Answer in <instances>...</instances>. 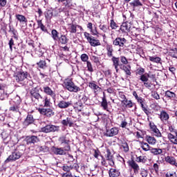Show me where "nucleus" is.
<instances>
[{
    "mask_svg": "<svg viewBox=\"0 0 177 177\" xmlns=\"http://www.w3.org/2000/svg\"><path fill=\"white\" fill-rule=\"evenodd\" d=\"M30 97L33 102H37L39 106H44V107H50L52 102L50 98L48 95L42 96L39 93L32 90L30 91Z\"/></svg>",
    "mask_w": 177,
    "mask_h": 177,
    "instance_id": "1",
    "label": "nucleus"
},
{
    "mask_svg": "<svg viewBox=\"0 0 177 177\" xmlns=\"http://www.w3.org/2000/svg\"><path fill=\"white\" fill-rule=\"evenodd\" d=\"M64 85L67 91H69V92H75L77 93V92H80V91H81V88H80L78 86H76L71 80H66L64 82Z\"/></svg>",
    "mask_w": 177,
    "mask_h": 177,
    "instance_id": "2",
    "label": "nucleus"
},
{
    "mask_svg": "<svg viewBox=\"0 0 177 177\" xmlns=\"http://www.w3.org/2000/svg\"><path fill=\"white\" fill-rule=\"evenodd\" d=\"M84 35L88 44H90L91 46H100L101 44L99 39H95L94 37L91 36V34L88 33L87 32H84Z\"/></svg>",
    "mask_w": 177,
    "mask_h": 177,
    "instance_id": "3",
    "label": "nucleus"
},
{
    "mask_svg": "<svg viewBox=\"0 0 177 177\" xmlns=\"http://www.w3.org/2000/svg\"><path fill=\"white\" fill-rule=\"evenodd\" d=\"M58 142H59L61 145H65L64 147L65 151H70V138H68V134L60 136L58 139Z\"/></svg>",
    "mask_w": 177,
    "mask_h": 177,
    "instance_id": "4",
    "label": "nucleus"
},
{
    "mask_svg": "<svg viewBox=\"0 0 177 177\" xmlns=\"http://www.w3.org/2000/svg\"><path fill=\"white\" fill-rule=\"evenodd\" d=\"M30 77V74L28 72H18L15 75V78L17 82L19 84H24L25 80H27Z\"/></svg>",
    "mask_w": 177,
    "mask_h": 177,
    "instance_id": "5",
    "label": "nucleus"
},
{
    "mask_svg": "<svg viewBox=\"0 0 177 177\" xmlns=\"http://www.w3.org/2000/svg\"><path fill=\"white\" fill-rule=\"evenodd\" d=\"M60 127L53 124H48L46 127L41 128V131L44 133H50V132H59Z\"/></svg>",
    "mask_w": 177,
    "mask_h": 177,
    "instance_id": "6",
    "label": "nucleus"
},
{
    "mask_svg": "<svg viewBox=\"0 0 177 177\" xmlns=\"http://www.w3.org/2000/svg\"><path fill=\"white\" fill-rule=\"evenodd\" d=\"M37 110L41 115H45V117L50 118L55 115L53 109L50 108H39Z\"/></svg>",
    "mask_w": 177,
    "mask_h": 177,
    "instance_id": "7",
    "label": "nucleus"
},
{
    "mask_svg": "<svg viewBox=\"0 0 177 177\" xmlns=\"http://www.w3.org/2000/svg\"><path fill=\"white\" fill-rule=\"evenodd\" d=\"M125 44H127V39L124 37H117L113 41V45L119 46L120 49H124Z\"/></svg>",
    "mask_w": 177,
    "mask_h": 177,
    "instance_id": "8",
    "label": "nucleus"
},
{
    "mask_svg": "<svg viewBox=\"0 0 177 177\" xmlns=\"http://www.w3.org/2000/svg\"><path fill=\"white\" fill-rule=\"evenodd\" d=\"M21 157V153L19 151H15L9 157L5 160L6 164L8 162H10V161H16V160H19Z\"/></svg>",
    "mask_w": 177,
    "mask_h": 177,
    "instance_id": "9",
    "label": "nucleus"
},
{
    "mask_svg": "<svg viewBox=\"0 0 177 177\" xmlns=\"http://www.w3.org/2000/svg\"><path fill=\"white\" fill-rule=\"evenodd\" d=\"M129 167H131V169L133 170V174L132 176H133V175H136L137 174H139V165H138V163H136V162H135V160H129L127 162Z\"/></svg>",
    "mask_w": 177,
    "mask_h": 177,
    "instance_id": "10",
    "label": "nucleus"
},
{
    "mask_svg": "<svg viewBox=\"0 0 177 177\" xmlns=\"http://www.w3.org/2000/svg\"><path fill=\"white\" fill-rule=\"evenodd\" d=\"M77 28H79L80 31H84V28L80 25L74 24L73 23L68 24V31L71 34H75L77 32Z\"/></svg>",
    "mask_w": 177,
    "mask_h": 177,
    "instance_id": "11",
    "label": "nucleus"
},
{
    "mask_svg": "<svg viewBox=\"0 0 177 177\" xmlns=\"http://www.w3.org/2000/svg\"><path fill=\"white\" fill-rule=\"evenodd\" d=\"M35 122V119L34 116L31 114H28L26 118L23 122V127L24 128H27L29 125L34 124Z\"/></svg>",
    "mask_w": 177,
    "mask_h": 177,
    "instance_id": "12",
    "label": "nucleus"
},
{
    "mask_svg": "<svg viewBox=\"0 0 177 177\" xmlns=\"http://www.w3.org/2000/svg\"><path fill=\"white\" fill-rule=\"evenodd\" d=\"M44 92L46 93V95H48V96H50L53 100H56V93L50 88L49 86H44L43 88Z\"/></svg>",
    "mask_w": 177,
    "mask_h": 177,
    "instance_id": "13",
    "label": "nucleus"
},
{
    "mask_svg": "<svg viewBox=\"0 0 177 177\" xmlns=\"http://www.w3.org/2000/svg\"><path fill=\"white\" fill-rule=\"evenodd\" d=\"M105 158L106 161H108L109 165H111V167H114V157L113 156V155L111 154V151L109 149H106Z\"/></svg>",
    "mask_w": 177,
    "mask_h": 177,
    "instance_id": "14",
    "label": "nucleus"
},
{
    "mask_svg": "<svg viewBox=\"0 0 177 177\" xmlns=\"http://www.w3.org/2000/svg\"><path fill=\"white\" fill-rule=\"evenodd\" d=\"M39 140L38 137L35 136H28L25 139V142L28 145H35Z\"/></svg>",
    "mask_w": 177,
    "mask_h": 177,
    "instance_id": "15",
    "label": "nucleus"
},
{
    "mask_svg": "<svg viewBox=\"0 0 177 177\" xmlns=\"http://www.w3.org/2000/svg\"><path fill=\"white\" fill-rule=\"evenodd\" d=\"M149 127L151 131H153L154 136H156V138H161V136H162V135L161 134V132L157 128V126L154 124V123H150Z\"/></svg>",
    "mask_w": 177,
    "mask_h": 177,
    "instance_id": "16",
    "label": "nucleus"
},
{
    "mask_svg": "<svg viewBox=\"0 0 177 177\" xmlns=\"http://www.w3.org/2000/svg\"><path fill=\"white\" fill-rule=\"evenodd\" d=\"M115 135H118V129L116 127H113L111 129H106L105 133V136H108L109 138L115 136Z\"/></svg>",
    "mask_w": 177,
    "mask_h": 177,
    "instance_id": "17",
    "label": "nucleus"
},
{
    "mask_svg": "<svg viewBox=\"0 0 177 177\" xmlns=\"http://www.w3.org/2000/svg\"><path fill=\"white\" fill-rule=\"evenodd\" d=\"M159 118L162 122H167L169 120V114L167 111L162 110L159 114Z\"/></svg>",
    "mask_w": 177,
    "mask_h": 177,
    "instance_id": "18",
    "label": "nucleus"
},
{
    "mask_svg": "<svg viewBox=\"0 0 177 177\" xmlns=\"http://www.w3.org/2000/svg\"><path fill=\"white\" fill-rule=\"evenodd\" d=\"M88 86L92 89L95 95H97V92L102 89L97 84H96V82L95 81L90 82L88 83Z\"/></svg>",
    "mask_w": 177,
    "mask_h": 177,
    "instance_id": "19",
    "label": "nucleus"
},
{
    "mask_svg": "<svg viewBox=\"0 0 177 177\" xmlns=\"http://www.w3.org/2000/svg\"><path fill=\"white\" fill-rule=\"evenodd\" d=\"M120 69L125 73L127 77H131V75H132V73L131 72V65L120 64Z\"/></svg>",
    "mask_w": 177,
    "mask_h": 177,
    "instance_id": "20",
    "label": "nucleus"
},
{
    "mask_svg": "<svg viewBox=\"0 0 177 177\" xmlns=\"http://www.w3.org/2000/svg\"><path fill=\"white\" fill-rule=\"evenodd\" d=\"M120 30L122 32H126V34H128L129 31H131V25H129L128 22H124L122 24Z\"/></svg>",
    "mask_w": 177,
    "mask_h": 177,
    "instance_id": "21",
    "label": "nucleus"
},
{
    "mask_svg": "<svg viewBox=\"0 0 177 177\" xmlns=\"http://www.w3.org/2000/svg\"><path fill=\"white\" fill-rule=\"evenodd\" d=\"M71 106V102H66L64 100H61L57 104V107L59 109H68Z\"/></svg>",
    "mask_w": 177,
    "mask_h": 177,
    "instance_id": "22",
    "label": "nucleus"
},
{
    "mask_svg": "<svg viewBox=\"0 0 177 177\" xmlns=\"http://www.w3.org/2000/svg\"><path fill=\"white\" fill-rule=\"evenodd\" d=\"M101 107H102L103 110L109 111V102H107V99L106 98V95H104V96L102 98Z\"/></svg>",
    "mask_w": 177,
    "mask_h": 177,
    "instance_id": "23",
    "label": "nucleus"
},
{
    "mask_svg": "<svg viewBox=\"0 0 177 177\" xmlns=\"http://www.w3.org/2000/svg\"><path fill=\"white\" fill-rule=\"evenodd\" d=\"M167 139L173 145H177V133L176 134L167 133Z\"/></svg>",
    "mask_w": 177,
    "mask_h": 177,
    "instance_id": "24",
    "label": "nucleus"
},
{
    "mask_svg": "<svg viewBox=\"0 0 177 177\" xmlns=\"http://www.w3.org/2000/svg\"><path fill=\"white\" fill-rule=\"evenodd\" d=\"M15 17L17 20H18V21H19V23H21L22 24H27V23L28 22L27 18H26L24 15L17 14L15 15Z\"/></svg>",
    "mask_w": 177,
    "mask_h": 177,
    "instance_id": "25",
    "label": "nucleus"
},
{
    "mask_svg": "<svg viewBox=\"0 0 177 177\" xmlns=\"http://www.w3.org/2000/svg\"><path fill=\"white\" fill-rule=\"evenodd\" d=\"M87 28H89L90 32H91L92 35H95L96 37H99V32H97V30L96 28L93 30V24L92 23L89 22L87 24Z\"/></svg>",
    "mask_w": 177,
    "mask_h": 177,
    "instance_id": "26",
    "label": "nucleus"
},
{
    "mask_svg": "<svg viewBox=\"0 0 177 177\" xmlns=\"http://www.w3.org/2000/svg\"><path fill=\"white\" fill-rule=\"evenodd\" d=\"M111 60L113 62V66L115 67V70H116V73H118V66L120 65V57H112Z\"/></svg>",
    "mask_w": 177,
    "mask_h": 177,
    "instance_id": "27",
    "label": "nucleus"
},
{
    "mask_svg": "<svg viewBox=\"0 0 177 177\" xmlns=\"http://www.w3.org/2000/svg\"><path fill=\"white\" fill-rule=\"evenodd\" d=\"M1 138L5 143L10 142V134L8 131H3L1 133Z\"/></svg>",
    "mask_w": 177,
    "mask_h": 177,
    "instance_id": "28",
    "label": "nucleus"
},
{
    "mask_svg": "<svg viewBox=\"0 0 177 177\" xmlns=\"http://www.w3.org/2000/svg\"><path fill=\"white\" fill-rule=\"evenodd\" d=\"M38 28H40L43 31V32H46V34H49V32L48 31V28L44 24H42V20H37V21Z\"/></svg>",
    "mask_w": 177,
    "mask_h": 177,
    "instance_id": "29",
    "label": "nucleus"
},
{
    "mask_svg": "<svg viewBox=\"0 0 177 177\" xmlns=\"http://www.w3.org/2000/svg\"><path fill=\"white\" fill-rule=\"evenodd\" d=\"M106 55L108 57H114L113 54L114 53V48L111 45H107L106 47Z\"/></svg>",
    "mask_w": 177,
    "mask_h": 177,
    "instance_id": "30",
    "label": "nucleus"
},
{
    "mask_svg": "<svg viewBox=\"0 0 177 177\" xmlns=\"http://www.w3.org/2000/svg\"><path fill=\"white\" fill-rule=\"evenodd\" d=\"M150 153L151 154H153V156H161L162 154V149L152 147V148H151Z\"/></svg>",
    "mask_w": 177,
    "mask_h": 177,
    "instance_id": "31",
    "label": "nucleus"
},
{
    "mask_svg": "<svg viewBox=\"0 0 177 177\" xmlns=\"http://www.w3.org/2000/svg\"><path fill=\"white\" fill-rule=\"evenodd\" d=\"M120 170L116 169H111L109 171V174L110 177H118L120 175Z\"/></svg>",
    "mask_w": 177,
    "mask_h": 177,
    "instance_id": "32",
    "label": "nucleus"
},
{
    "mask_svg": "<svg viewBox=\"0 0 177 177\" xmlns=\"http://www.w3.org/2000/svg\"><path fill=\"white\" fill-rule=\"evenodd\" d=\"M122 104H123V106L127 109H132V107L135 106V103L132 102V100H128V99L124 101H122Z\"/></svg>",
    "mask_w": 177,
    "mask_h": 177,
    "instance_id": "33",
    "label": "nucleus"
},
{
    "mask_svg": "<svg viewBox=\"0 0 177 177\" xmlns=\"http://www.w3.org/2000/svg\"><path fill=\"white\" fill-rule=\"evenodd\" d=\"M11 106L9 108V111L12 113H20V105L16 104H10Z\"/></svg>",
    "mask_w": 177,
    "mask_h": 177,
    "instance_id": "34",
    "label": "nucleus"
},
{
    "mask_svg": "<svg viewBox=\"0 0 177 177\" xmlns=\"http://www.w3.org/2000/svg\"><path fill=\"white\" fill-rule=\"evenodd\" d=\"M165 160L166 162H169L171 165H176L177 167L176 159L174 156H167Z\"/></svg>",
    "mask_w": 177,
    "mask_h": 177,
    "instance_id": "35",
    "label": "nucleus"
},
{
    "mask_svg": "<svg viewBox=\"0 0 177 177\" xmlns=\"http://www.w3.org/2000/svg\"><path fill=\"white\" fill-rule=\"evenodd\" d=\"M140 147L144 151H151L152 148V147L150 146V144L145 142H141Z\"/></svg>",
    "mask_w": 177,
    "mask_h": 177,
    "instance_id": "36",
    "label": "nucleus"
},
{
    "mask_svg": "<svg viewBox=\"0 0 177 177\" xmlns=\"http://www.w3.org/2000/svg\"><path fill=\"white\" fill-rule=\"evenodd\" d=\"M146 141L147 142V143H149L151 146H154V145L157 143V140L156 139V138L150 136H147Z\"/></svg>",
    "mask_w": 177,
    "mask_h": 177,
    "instance_id": "37",
    "label": "nucleus"
},
{
    "mask_svg": "<svg viewBox=\"0 0 177 177\" xmlns=\"http://www.w3.org/2000/svg\"><path fill=\"white\" fill-rule=\"evenodd\" d=\"M120 149L124 151V153H128L129 151V145H128V142H122L120 145Z\"/></svg>",
    "mask_w": 177,
    "mask_h": 177,
    "instance_id": "38",
    "label": "nucleus"
},
{
    "mask_svg": "<svg viewBox=\"0 0 177 177\" xmlns=\"http://www.w3.org/2000/svg\"><path fill=\"white\" fill-rule=\"evenodd\" d=\"M20 103H21V99L19 95H16L12 100L10 101V104H17L20 106Z\"/></svg>",
    "mask_w": 177,
    "mask_h": 177,
    "instance_id": "39",
    "label": "nucleus"
},
{
    "mask_svg": "<svg viewBox=\"0 0 177 177\" xmlns=\"http://www.w3.org/2000/svg\"><path fill=\"white\" fill-rule=\"evenodd\" d=\"M9 32H11V34H12L13 36L12 38L16 39V41L19 39V32H17V30L16 29L10 27Z\"/></svg>",
    "mask_w": 177,
    "mask_h": 177,
    "instance_id": "40",
    "label": "nucleus"
},
{
    "mask_svg": "<svg viewBox=\"0 0 177 177\" xmlns=\"http://www.w3.org/2000/svg\"><path fill=\"white\" fill-rule=\"evenodd\" d=\"M136 162H142V164H145L147 162V157L143 156H136Z\"/></svg>",
    "mask_w": 177,
    "mask_h": 177,
    "instance_id": "41",
    "label": "nucleus"
},
{
    "mask_svg": "<svg viewBox=\"0 0 177 177\" xmlns=\"http://www.w3.org/2000/svg\"><path fill=\"white\" fill-rule=\"evenodd\" d=\"M54 153L57 154V156H64V154H66V150L63 148H55Z\"/></svg>",
    "mask_w": 177,
    "mask_h": 177,
    "instance_id": "42",
    "label": "nucleus"
},
{
    "mask_svg": "<svg viewBox=\"0 0 177 177\" xmlns=\"http://www.w3.org/2000/svg\"><path fill=\"white\" fill-rule=\"evenodd\" d=\"M168 131L169 132L167 133V136L168 133H171V135H176V133H177V129H175V127L171 124L168 125Z\"/></svg>",
    "mask_w": 177,
    "mask_h": 177,
    "instance_id": "43",
    "label": "nucleus"
},
{
    "mask_svg": "<svg viewBox=\"0 0 177 177\" xmlns=\"http://www.w3.org/2000/svg\"><path fill=\"white\" fill-rule=\"evenodd\" d=\"M130 5L133 8H139V6H143V3L140 2V0H133V1L130 3Z\"/></svg>",
    "mask_w": 177,
    "mask_h": 177,
    "instance_id": "44",
    "label": "nucleus"
},
{
    "mask_svg": "<svg viewBox=\"0 0 177 177\" xmlns=\"http://www.w3.org/2000/svg\"><path fill=\"white\" fill-rule=\"evenodd\" d=\"M58 39L62 45H66L68 42V39H67V37L64 35H62Z\"/></svg>",
    "mask_w": 177,
    "mask_h": 177,
    "instance_id": "45",
    "label": "nucleus"
},
{
    "mask_svg": "<svg viewBox=\"0 0 177 177\" xmlns=\"http://www.w3.org/2000/svg\"><path fill=\"white\" fill-rule=\"evenodd\" d=\"M166 97L169 99H175L176 97V94L172 91H167L165 93Z\"/></svg>",
    "mask_w": 177,
    "mask_h": 177,
    "instance_id": "46",
    "label": "nucleus"
},
{
    "mask_svg": "<svg viewBox=\"0 0 177 177\" xmlns=\"http://www.w3.org/2000/svg\"><path fill=\"white\" fill-rule=\"evenodd\" d=\"M51 37L54 41H57L59 39V32L55 29L51 31Z\"/></svg>",
    "mask_w": 177,
    "mask_h": 177,
    "instance_id": "47",
    "label": "nucleus"
},
{
    "mask_svg": "<svg viewBox=\"0 0 177 177\" xmlns=\"http://www.w3.org/2000/svg\"><path fill=\"white\" fill-rule=\"evenodd\" d=\"M149 61L152 62V63H160L161 58L160 57H149Z\"/></svg>",
    "mask_w": 177,
    "mask_h": 177,
    "instance_id": "48",
    "label": "nucleus"
},
{
    "mask_svg": "<svg viewBox=\"0 0 177 177\" xmlns=\"http://www.w3.org/2000/svg\"><path fill=\"white\" fill-rule=\"evenodd\" d=\"M99 28H100V30L103 31V32H109V31L110 30V26H109L107 25H100Z\"/></svg>",
    "mask_w": 177,
    "mask_h": 177,
    "instance_id": "49",
    "label": "nucleus"
},
{
    "mask_svg": "<svg viewBox=\"0 0 177 177\" xmlns=\"http://www.w3.org/2000/svg\"><path fill=\"white\" fill-rule=\"evenodd\" d=\"M110 27L112 30H117V28H118V24L114 21V19H111L110 22Z\"/></svg>",
    "mask_w": 177,
    "mask_h": 177,
    "instance_id": "50",
    "label": "nucleus"
},
{
    "mask_svg": "<svg viewBox=\"0 0 177 177\" xmlns=\"http://www.w3.org/2000/svg\"><path fill=\"white\" fill-rule=\"evenodd\" d=\"M140 81H142V82H147V81H149V75L148 74L141 75V76L140 77Z\"/></svg>",
    "mask_w": 177,
    "mask_h": 177,
    "instance_id": "51",
    "label": "nucleus"
},
{
    "mask_svg": "<svg viewBox=\"0 0 177 177\" xmlns=\"http://www.w3.org/2000/svg\"><path fill=\"white\" fill-rule=\"evenodd\" d=\"M53 16V12L51 10H48L46 12H45V17L48 20H50Z\"/></svg>",
    "mask_w": 177,
    "mask_h": 177,
    "instance_id": "52",
    "label": "nucleus"
},
{
    "mask_svg": "<svg viewBox=\"0 0 177 177\" xmlns=\"http://www.w3.org/2000/svg\"><path fill=\"white\" fill-rule=\"evenodd\" d=\"M86 67H87V71H89V73H93V66H92V63L91 62H86Z\"/></svg>",
    "mask_w": 177,
    "mask_h": 177,
    "instance_id": "53",
    "label": "nucleus"
},
{
    "mask_svg": "<svg viewBox=\"0 0 177 177\" xmlns=\"http://www.w3.org/2000/svg\"><path fill=\"white\" fill-rule=\"evenodd\" d=\"M10 50L12 52L13 50V46H15V40L12 37L8 42Z\"/></svg>",
    "mask_w": 177,
    "mask_h": 177,
    "instance_id": "54",
    "label": "nucleus"
},
{
    "mask_svg": "<svg viewBox=\"0 0 177 177\" xmlns=\"http://www.w3.org/2000/svg\"><path fill=\"white\" fill-rule=\"evenodd\" d=\"M80 59L82 60V62H86L87 63V62L89 59V56H88V55L86 54H82L80 56Z\"/></svg>",
    "mask_w": 177,
    "mask_h": 177,
    "instance_id": "55",
    "label": "nucleus"
},
{
    "mask_svg": "<svg viewBox=\"0 0 177 177\" xmlns=\"http://www.w3.org/2000/svg\"><path fill=\"white\" fill-rule=\"evenodd\" d=\"M120 62L122 64V66H127L128 64V59L124 56L120 57Z\"/></svg>",
    "mask_w": 177,
    "mask_h": 177,
    "instance_id": "56",
    "label": "nucleus"
},
{
    "mask_svg": "<svg viewBox=\"0 0 177 177\" xmlns=\"http://www.w3.org/2000/svg\"><path fill=\"white\" fill-rule=\"evenodd\" d=\"M37 66L40 68H45V67H46V62L41 60L39 62L37 63Z\"/></svg>",
    "mask_w": 177,
    "mask_h": 177,
    "instance_id": "57",
    "label": "nucleus"
},
{
    "mask_svg": "<svg viewBox=\"0 0 177 177\" xmlns=\"http://www.w3.org/2000/svg\"><path fill=\"white\" fill-rule=\"evenodd\" d=\"M151 96L152 97H153V99H156V100H159L160 99V95H158V93H157V91H152Z\"/></svg>",
    "mask_w": 177,
    "mask_h": 177,
    "instance_id": "58",
    "label": "nucleus"
},
{
    "mask_svg": "<svg viewBox=\"0 0 177 177\" xmlns=\"http://www.w3.org/2000/svg\"><path fill=\"white\" fill-rule=\"evenodd\" d=\"M147 175H149V171L145 169H142L140 171V176L142 177H147Z\"/></svg>",
    "mask_w": 177,
    "mask_h": 177,
    "instance_id": "59",
    "label": "nucleus"
},
{
    "mask_svg": "<svg viewBox=\"0 0 177 177\" xmlns=\"http://www.w3.org/2000/svg\"><path fill=\"white\" fill-rule=\"evenodd\" d=\"M133 96H134V97H135L136 100H137V102H139L142 99H143V97H139V95H138V93H136V91H133Z\"/></svg>",
    "mask_w": 177,
    "mask_h": 177,
    "instance_id": "60",
    "label": "nucleus"
},
{
    "mask_svg": "<svg viewBox=\"0 0 177 177\" xmlns=\"http://www.w3.org/2000/svg\"><path fill=\"white\" fill-rule=\"evenodd\" d=\"M119 97L122 99L121 102H124L126 100H127V96H125V94H124L122 92L119 93Z\"/></svg>",
    "mask_w": 177,
    "mask_h": 177,
    "instance_id": "61",
    "label": "nucleus"
},
{
    "mask_svg": "<svg viewBox=\"0 0 177 177\" xmlns=\"http://www.w3.org/2000/svg\"><path fill=\"white\" fill-rule=\"evenodd\" d=\"M166 177H177L176 172L169 171L166 174Z\"/></svg>",
    "mask_w": 177,
    "mask_h": 177,
    "instance_id": "62",
    "label": "nucleus"
},
{
    "mask_svg": "<svg viewBox=\"0 0 177 177\" xmlns=\"http://www.w3.org/2000/svg\"><path fill=\"white\" fill-rule=\"evenodd\" d=\"M62 169L66 172H70L71 169H73V167L71 166H63Z\"/></svg>",
    "mask_w": 177,
    "mask_h": 177,
    "instance_id": "63",
    "label": "nucleus"
},
{
    "mask_svg": "<svg viewBox=\"0 0 177 177\" xmlns=\"http://www.w3.org/2000/svg\"><path fill=\"white\" fill-rule=\"evenodd\" d=\"M91 60L94 62V63H100V61L99 59V58L97 56L93 55L91 57Z\"/></svg>",
    "mask_w": 177,
    "mask_h": 177,
    "instance_id": "64",
    "label": "nucleus"
}]
</instances>
